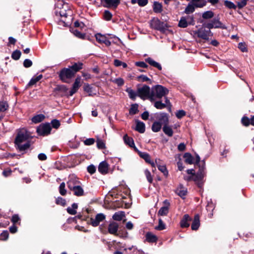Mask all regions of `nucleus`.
I'll use <instances>...</instances> for the list:
<instances>
[{"mask_svg": "<svg viewBox=\"0 0 254 254\" xmlns=\"http://www.w3.org/2000/svg\"><path fill=\"white\" fill-rule=\"evenodd\" d=\"M109 165L106 161H103L100 163L98 170L102 175L107 174L109 172Z\"/></svg>", "mask_w": 254, "mask_h": 254, "instance_id": "obj_15", "label": "nucleus"}, {"mask_svg": "<svg viewBox=\"0 0 254 254\" xmlns=\"http://www.w3.org/2000/svg\"><path fill=\"white\" fill-rule=\"evenodd\" d=\"M119 229V224L116 222H112L108 225V232L112 235L116 236Z\"/></svg>", "mask_w": 254, "mask_h": 254, "instance_id": "obj_17", "label": "nucleus"}, {"mask_svg": "<svg viewBox=\"0 0 254 254\" xmlns=\"http://www.w3.org/2000/svg\"><path fill=\"white\" fill-rule=\"evenodd\" d=\"M165 103H163L161 100L154 102V106L157 109H163L167 108L169 112H171L172 104L168 98L165 97Z\"/></svg>", "mask_w": 254, "mask_h": 254, "instance_id": "obj_11", "label": "nucleus"}, {"mask_svg": "<svg viewBox=\"0 0 254 254\" xmlns=\"http://www.w3.org/2000/svg\"><path fill=\"white\" fill-rule=\"evenodd\" d=\"M183 157L185 159V162L188 164H194V158L190 153L186 152L184 154Z\"/></svg>", "mask_w": 254, "mask_h": 254, "instance_id": "obj_30", "label": "nucleus"}, {"mask_svg": "<svg viewBox=\"0 0 254 254\" xmlns=\"http://www.w3.org/2000/svg\"><path fill=\"white\" fill-rule=\"evenodd\" d=\"M123 139L126 145H128L129 147H132V146H134V142L133 138L131 137H129L127 135V134H125L123 137Z\"/></svg>", "mask_w": 254, "mask_h": 254, "instance_id": "obj_34", "label": "nucleus"}, {"mask_svg": "<svg viewBox=\"0 0 254 254\" xmlns=\"http://www.w3.org/2000/svg\"><path fill=\"white\" fill-rule=\"evenodd\" d=\"M136 125L135 128V130L137 131L140 133H143L145 131V124L140 121H136Z\"/></svg>", "mask_w": 254, "mask_h": 254, "instance_id": "obj_26", "label": "nucleus"}, {"mask_svg": "<svg viewBox=\"0 0 254 254\" xmlns=\"http://www.w3.org/2000/svg\"><path fill=\"white\" fill-rule=\"evenodd\" d=\"M138 105L136 103L131 105V107L129 110V113L130 115H133L136 114L139 112L138 109Z\"/></svg>", "mask_w": 254, "mask_h": 254, "instance_id": "obj_44", "label": "nucleus"}, {"mask_svg": "<svg viewBox=\"0 0 254 254\" xmlns=\"http://www.w3.org/2000/svg\"><path fill=\"white\" fill-rule=\"evenodd\" d=\"M189 25L186 16H182L178 23V26L181 28H186Z\"/></svg>", "mask_w": 254, "mask_h": 254, "instance_id": "obj_39", "label": "nucleus"}, {"mask_svg": "<svg viewBox=\"0 0 254 254\" xmlns=\"http://www.w3.org/2000/svg\"><path fill=\"white\" fill-rule=\"evenodd\" d=\"M140 85L138 84L137 86V96L143 100L148 99L152 102V89H150L149 86L146 84H143L141 87H139Z\"/></svg>", "mask_w": 254, "mask_h": 254, "instance_id": "obj_2", "label": "nucleus"}, {"mask_svg": "<svg viewBox=\"0 0 254 254\" xmlns=\"http://www.w3.org/2000/svg\"><path fill=\"white\" fill-rule=\"evenodd\" d=\"M169 93V90L161 85H156L152 87V102L165 97Z\"/></svg>", "mask_w": 254, "mask_h": 254, "instance_id": "obj_1", "label": "nucleus"}, {"mask_svg": "<svg viewBox=\"0 0 254 254\" xmlns=\"http://www.w3.org/2000/svg\"><path fill=\"white\" fill-rule=\"evenodd\" d=\"M59 13L60 16L62 19L59 21V24L60 25L63 24V26L65 27L68 26L69 25V22L66 21V20L65 19L67 17V13L64 11H60Z\"/></svg>", "mask_w": 254, "mask_h": 254, "instance_id": "obj_22", "label": "nucleus"}, {"mask_svg": "<svg viewBox=\"0 0 254 254\" xmlns=\"http://www.w3.org/2000/svg\"><path fill=\"white\" fill-rule=\"evenodd\" d=\"M145 240L150 243H156L158 241V238L151 232H148L145 235Z\"/></svg>", "mask_w": 254, "mask_h": 254, "instance_id": "obj_24", "label": "nucleus"}, {"mask_svg": "<svg viewBox=\"0 0 254 254\" xmlns=\"http://www.w3.org/2000/svg\"><path fill=\"white\" fill-rule=\"evenodd\" d=\"M166 228V225L164 223L163 220L161 219H159L158 225L156 227L155 229L158 230H163Z\"/></svg>", "mask_w": 254, "mask_h": 254, "instance_id": "obj_60", "label": "nucleus"}, {"mask_svg": "<svg viewBox=\"0 0 254 254\" xmlns=\"http://www.w3.org/2000/svg\"><path fill=\"white\" fill-rule=\"evenodd\" d=\"M124 217H125V212L120 211L115 213L112 216V218L115 221H121Z\"/></svg>", "mask_w": 254, "mask_h": 254, "instance_id": "obj_33", "label": "nucleus"}, {"mask_svg": "<svg viewBox=\"0 0 254 254\" xmlns=\"http://www.w3.org/2000/svg\"><path fill=\"white\" fill-rule=\"evenodd\" d=\"M144 173H145V176L146 177V179H147L148 182L150 184L152 183L153 178L152 177L150 172L148 170L146 169L145 170Z\"/></svg>", "mask_w": 254, "mask_h": 254, "instance_id": "obj_61", "label": "nucleus"}, {"mask_svg": "<svg viewBox=\"0 0 254 254\" xmlns=\"http://www.w3.org/2000/svg\"><path fill=\"white\" fill-rule=\"evenodd\" d=\"M9 233L7 230L3 231L0 234V241H6L8 239Z\"/></svg>", "mask_w": 254, "mask_h": 254, "instance_id": "obj_57", "label": "nucleus"}, {"mask_svg": "<svg viewBox=\"0 0 254 254\" xmlns=\"http://www.w3.org/2000/svg\"><path fill=\"white\" fill-rule=\"evenodd\" d=\"M138 155L141 158L143 159L146 163L150 162L151 158L148 153L138 151Z\"/></svg>", "mask_w": 254, "mask_h": 254, "instance_id": "obj_47", "label": "nucleus"}, {"mask_svg": "<svg viewBox=\"0 0 254 254\" xmlns=\"http://www.w3.org/2000/svg\"><path fill=\"white\" fill-rule=\"evenodd\" d=\"M71 190L73 191L74 195L77 196H80L84 195V190L82 188L78 185V186H76L74 188V189H73Z\"/></svg>", "mask_w": 254, "mask_h": 254, "instance_id": "obj_31", "label": "nucleus"}, {"mask_svg": "<svg viewBox=\"0 0 254 254\" xmlns=\"http://www.w3.org/2000/svg\"><path fill=\"white\" fill-rule=\"evenodd\" d=\"M96 41L100 43L103 44L105 40L107 39V37L105 35H102L101 33H97L95 35Z\"/></svg>", "mask_w": 254, "mask_h": 254, "instance_id": "obj_49", "label": "nucleus"}, {"mask_svg": "<svg viewBox=\"0 0 254 254\" xmlns=\"http://www.w3.org/2000/svg\"><path fill=\"white\" fill-rule=\"evenodd\" d=\"M136 79L139 82H148V83L151 84L152 80L150 78H149L147 76L141 74L136 77Z\"/></svg>", "mask_w": 254, "mask_h": 254, "instance_id": "obj_43", "label": "nucleus"}, {"mask_svg": "<svg viewBox=\"0 0 254 254\" xmlns=\"http://www.w3.org/2000/svg\"><path fill=\"white\" fill-rule=\"evenodd\" d=\"M200 226V220L199 215L197 214L194 216L193 220L192 221L191 228L192 230H197Z\"/></svg>", "mask_w": 254, "mask_h": 254, "instance_id": "obj_23", "label": "nucleus"}, {"mask_svg": "<svg viewBox=\"0 0 254 254\" xmlns=\"http://www.w3.org/2000/svg\"><path fill=\"white\" fill-rule=\"evenodd\" d=\"M8 104L6 101H2L0 102V112H4L8 110Z\"/></svg>", "mask_w": 254, "mask_h": 254, "instance_id": "obj_51", "label": "nucleus"}, {"mask_svg": "<svg viewBox=\"0 0 254 254\" xmlns=\"http://www.w3.org/2000/svg\"><path fill=\"white\" fill-rule=\"evenodd\" d=\"M21 55V53L20 51L16 50L11 54V58L14 60L17 61L20 59Z\"/></svg>", "mask_w": 254, "mask_h": 254, "instance_id": "obj_52", "label": "nucleus"}, {"mask_svg": "<svg viewBox=\"0 0 254 254\" xmlns=\"http://www.w3.org/2000/svg\"><path fill=\"white\" fill-rule=\"evenodd\" d=\"M195 166H196L200 168V167H203V168H205V162L203 160L202 161H200V157L198 154L195 155V162L194 163Z\"/></svg>", "mask_w": 254, "mask_h": 254, "instance_id": "obj_36", "label": "nucleus"}, {"mask_svg": "<svg viewBox=\"0 0 254 254\" xmlns=\"http://www.w3.org/2000/svg\"><path fill=\"white\" fill-rule=\"evenodd\" d=\"M97 147L99 149H104L106 148V145L103 140L101 139H97L96 140Z\"/></svg>", "mask_w": 254, "mask_h": 254, "instance_id": "obj_53", "label": "nucleus"}, {"mask_svg": "<svg viewBox=\"0 0 254 254\" xmlns=\"http://www.w3.org/2000/svg\"><path fill=\"white\" fill-rule=\"evenodd\" d=\"M150 25L152 29L159 31L162 33H165L170 27L167 23L160 21L157 18L152 19L150 21Z\"/></svg>", "mask_w": 254, "mask_h": 254, "instance_id": "obj_3", "label": "nucleus"}, {"mask_svg": "<svg viewBox=\"0 0 254 254\" xmlns=\"http://www.w3.org/2000/svg\"><path fill=\"white\" fill-rule=\"evenodd\" d=\"M68 88L64 85H58L53 89L52 95L54 97H68Z\"/></svg>", "mask_w": 254, "mask_h": 254, "instance_id": "obj_8", "label": "nucleus"}, {"mask_svg": "<svg viewBox=\"0 0 254 254\" xmlns=\"http://www.w3.org/2000/svg\"><path fill=\"white\" fill-rule=\"evenodd\" d=\"M242 124L245 127H248L250 125V121L249 118L244 116L241 120Z\"/></svg>", "mask_w": 254, "mask_h": 254, "instance_id": "obj_64", "label": "nucleus"}, {"mask_svg": "<svg viewBox=\"0 0 254 254\" xmlns=\"http://www.w3.org/2000/svg\"><path fill=\"white\" fill-rule=\"evenodd\" d=\"M80 184V182L76 178H70L67 182L68 188L71 190Z\"/></svg>", "mask_w": 254, "mask_h": 254, "instance_id": "obj_25", "label": "nucleus"}, {"mask_svg": "<svg viewBox=\"0 0 254 254\" xmlns=\"http://www.w3.org/2000/svg\"><path fill=\"white\" fill-rule=\"evenodd\" d=\"M83 90L85 92L88 93L89 96H92V87L88 83H84L83 85Z\"/></svg>", "mask_w": 254, "mask_h": 254, "instance_id": "obj_55", "label": "nucleus"}, {"mask_svg": "<svg viewBox=\"0 0 254 254\" xmlns=\"http://www.w3.org/2000/svg\"><path fill=\"white\" fill-rule=\"evenodd\" d=\"M51 127H53L55 129H58L61 126V123L59 120L57 119H53L51 121Z\"/></svg>", "mask_w": 254, "mask_h": 254, "instance_id": "obj_56", "label": "nucleus"}, {"mask_svg": "<svg viewBox=\"0 0 254 254\" xmlns=\"http://www.w3.org/2000/svg\"><path fill=\"white\" fill-rule=\"evenodd\" d=\"M116 236H118L120 238L125 239L127 238L128 233L125 230H119Z\"/></svg>", "mask_w": 254, "mask_h": 254, "instance_id": "obj_58", "label": "nucleus"}, {"mask_svg": "<svg viewBox=\"0 0 254 254\" xmlns=\"http://www.w3.org/2000/svg\"><path fill=\"white\" fill-rule=\"evenodd\" d=\"M15 147L17 149H18L20 152L25 151V150L29 149L31 146L29 141H27L24 144H21V143L15 145Z\"/></svg>", "mask_w": 254, "mask_h": 254, "instance_id": "obj_29", "label": "nucleus"}, {"mask_svg": "<svg viewBox=\"0 0 254 254\" xmlns=\"http://www.w3.org/2000/svg\"><path fill=\"white\" fill-rule=\"evenodd\" d=\"M29 138V135L27 133L19 131L17 133L16 136L14 139L15 145L21 143L22 142L27 140Z\"/></svg>", "mask_w": 254, "mask_h": 254, "instance_id": "obj_13", "label": "nucleus"}, {"mask_svg": "<svg viewBox=\"0 0 254 254\" xmlns=\"http://www.w3.org/2000/svg\"><path fill=\"white\" fill-rule=\"evenodd\" d=\"M101 1L106 4V5H104V7H112L114 8H116L121 2V0H101Z\"/></svg>", "mask_w": 254, "mask_h": 254, "instance_id": "obj_19", "label": "nucleus"}, {"mask_svg": "<svg viewBox=\"0 0 254 254\" xmlns=\"http://www.w3.org/2000/svg\"><path fill=\"white\" fill-rule=\"evenodd\" d=\"M87 170L89 174L92 175L96 172V168L94 165L91 164L87 167Z\"/></svg>", "mask_w": 254, "mask_h": 254, "instance_id": "obj_62", "label": "nucleus"}, {"mask_svg": "<svg viewBox=\"0 0 254 254\" xmlns=\"http://www.w3.org/2000/svg\"><path fill=\"white\" fill-rule=\"evenodd\" d=\"M70 31L77 38L81 39H85L86 38V34L82 33L78 30L75 29L74 28H70Z\"/></svg>", "mask_w": 254, "mask_h": 254, "instance_id": "obj_32", "label": "nucleus"}, {"mask_svg": "<svg viewBox=\"0 0 254 254\" xmlns=\"http://www.w3.org/2000/svg\"><path fill=\"white\" fill-rule=\"evenodd\" d=\"M163 203L165 206L161 207L158 212V215L160 216H166L169 212V207L170 205V202L167 199L164 201Z\"/></svg>", "mask_w": 254, "mask_h": 254, "instance_id": "obj_18", "label": "nucleus"}, {"mask_svg": "<svg viewBox=\"0 0 254 254\" xmlns=\"http://www.w3.org/2000/svg\"><path fill=\"white\" fill-rule=\"evenodd\" d=\"M60 79L64 83H69L70 80L74 77L72 71L69 67L62 68L58 73Z\"/></svg>", "mask_w": 254, "mask_h": 254, "instance_id": "obj_4", "label": "nucleus"}, {"mask_svg": "<svg viewBox=\"0 0 254 254\" xmlns=\"http://www.w3.org/2000/svg\"><path fill=\"white\" fill-rule=\"evenodd\" d=\"M80 80L81 77L80 76H78L76 78L75 81L72 85V87L69 92V96H72L77 91L80 87Z\"/></svg>", "mask_w": 254, "mask_h": 254, "instance_id": "obj_16", "label": "nucleus"}, {"mask_svg": "<svg viewBox=\"0 0 254 254\" xmlns=\"http://www.w3.org/2000/svg\"><path fill=\"white\" fill-rule=\"evenodd\" d=\"M52 127L48 123L40 124L36 129L37 134L40 136H45L51 133Z\"/></svg>", "mask_w": 254, "mask_h": 254, "instance_id": "obj_7", "label": "nucleus"}, {"mask_svg": "<svg viewBox=\"0 0 254 254\" xmlns=\"http://www.w3.org/2000/svg\"><path fill=\"white\" fill-rule=\"evenodd\" d=\"M106 219V216L103 213H98L95 218H90L88 221L87 223L91 225L93 227H97L99 225L100 223Z\"/></svg>", "mask_w": 254, "mask_h": 254, "instance_id": "obj_10", "label": "nucleus"}, {"mask_svg": "<svg viewBox=\"0 0 254 254\" xmlns=\"http://www.w3.org/2000/svg\"><path fill=\"white\" fill-rule=\"evenodd\" d=\"M56 203L58 205L64 206L66 205V200L62 197H58L56 200Z\"/></svg>", "mask_w": 254, "mask_h": 254, "instance_id": "obj_59", "label": "nucleus"}, {"mask_svg": "<svg viewBox=\"0 0 254 254\" xmlns=\"http://www.w3.org/2000/svg\"><path fill=\"white\" fill-rule=\"evenodd\" d=\"M205 168H203V166L200 167L197 173L192 174L193 176H194L193 181L195 182V184L200 189H202L203 186V179L205 176Z\"/></svg>", "mask_w": 254, "mask_h": 254, "instance_id": "obj_6", "label": "nucleus"}, {"mask_svg": "<svg viewBox=\"0 0 254 254\" xmlns=\"http://www.w3.org/2000/svg\"><path fill=\"white\" fill-rule=\"evenodd\" d=\"M153 9L155 13H161L163 10L162 5L160 3L157 1H154L153 5Z\"/></svg>", "mask_w": 254, "mask_h": 254, "instance_id": "obj_38", "label": "nucleus"}, {"mask_svg": "<svg viewBox=\"0 0 254 254\" xmlns=\"http://www.w3.org/2000/svg\"><path fill=\"white\" fill-rule=\"evenodd\" d=\"M160 160L156 159V166L158 169V170L163 173V175L165 176V177H167L168 176V171L167 169V168L165 165H161L160 164Z\"/></svg>", "mask_w": 254, "mask_h": 254, "instance_id": "obj_27", "label": "nucleus"}, {"mask_svg": "<svg viewBox=\"0 0 254 254\" xmlns=\"http://www.w3.org/2000/svg\"><path fill=\"white\" fill-rule=\"evenodd\" d=\"M175 193L182 199H185L186 196L187 195L188 190L187 189L185 188L183 184H180L175 190Z\"/></svg>", "mask_w": 254, "mask_h": 254, "instance_id": "obj_14", "label": "nucleus"}, {"mask_svg": "<svg viewBox=\"0 0 254 254\" xmlns=\"http://www.w3.org/2000/svg\"><path fill=\"white\" fill-rule=\"evenodd\" d=\"M194 34L196 35L198 37L205 40H208L209 36H213V33L210 31V29L206 30L203 27L194 31Z\"/></svg>", "mask_w": 254, "mask_h": 254, "instance_id": "obj_9", "label": "nucleus"}, {"mask_svg": "<svg viewBox=\"0 0 254 254\" xmlns=\"http://www.w3.org/2000/svg\"><path fill=\"white\" fill-rule=\"evenodd\" d=\"M162 124L157 121L154 122L152 125V130L153 132H157L159 131L162 127Z\"/></svg>", "mask_w": 254, "mask_h": 254, "instance_id": "obj_45", "label": "nucleus"}, {"mask_svg": "<svg viewBox=\"0 0 254 254\" xmlns=\"http://www.w3.org/2000/svg\"><path fill=\"white\" fill-rule=\"evenodd\" d=\"M83 64L81 62L74 63L72 65L69 66L68 67L72 71L73 75L75 76L76 73L83 68Z\"/></svg>", "mask_w": 254, "mask_h": 254, "instance_id": "obj_21", "label": "nucleus"}, {"mask_svg": "<svg viewBox=\"0 0 254 254\" xmlns=\"http://www.w3.org/2000/svg\"><path fill=\"white\" fill-rule=\"evenodd\" d=\"M191 221V217L189 214H185L180 221V226L182 228H188L190 226V222Z\"/></svg>", "mask_w": 254, "mask_h": 254, "instance_id": "obj_20", "label": "nucleus"}, {"mask_svg": "<svg viewBox=\"0 0 254 254\" xmlns=\"http://www.w3.org/2000/svg\"><path fill=\"white\" fill-rule=\"evenodd\" d=\"M163 131L165 133V134L167 135L168 136L171 137L173 135V131L172 128L168 126V125H166L163 126Z\"/></svg>", "mask_w": 254, "mask_h": 254, "instance_id": "obj_41", "label": "nucleus"}, {"mask_svg": "<svg viewBox=\"0 0 254 254\" xmlns=\"http://www.w3.org/2000/svg\"><path fill=\"white\" fill-rule=\"evenodd\" d=\"M214 13L211 10H208L203 12L202 14V17L204 19L212 18L214 16Z\"/></svg>", "mask_w": 254, "mask_h": 254, "instance_id": "obj_48", "label": "nucleus"}, {"mask_svg": "<svg viewBox=\"0 0 254 254\" xmlns=\"http://www.w3.org/2000/svg\"><path fill=\"white\" fill-rule=\"evenodd\" d=\"M126 91L128 93L129 98L132 100H135L136 96H137V91L135 92L130 88H127Z\"/></svg>", "mask_w": 254, "mask_h": 254, "instance_id": "obj_40", "label": "nucleus"}, {"mask_svg": "<svg viewBox=\"0 0 254 254\" xmlns=\"http://www.w3.org/2000/svg\"><path fill=\"white\" fill-rule=\"evenodd\" d=\"M103 17L105 20L110 21L112 18L113 14L109 10H105L103 12Z\"/></svg>", "mask_w": 254, "mask_h": 254, "instance_id": "obj_50", "label": "nucleus"}, {"mask_svg": "<svg viewBox=\"0 0 254 254\" xmlns=\"http://www.w3.org/2000/svg\"><path fill=\"white\" fill-rule=\"evenodd\" d=\"M145 61L146 63H147L148 64H149L150 65L157 68L159 70H162V66H161V64L159 63L154 61L151 58H148L147 59H145Z\"/></svg>", "mask_w": 254, "mask_h": 254, "instance_id": "obj_28", "label": "nucleus"}, {"mask_svg": "<svg viewBox=\"0 0 254 254\" xmlns=\"http://www.w3.org/2000/svg\"><path fill=\"white\" fill-rule=\"evenodd\" d=\"M43 78V75L40 74L36 77H33L27 84V87H29L35 84L37 82L41 80Z\"/></svg>", "mask_w": 254, "mask_h": 254, "instance_id": "obj_35", "label": "nucleus"}, {"mask_svg": "<svg viewBox=\"0 0 254 254\" xmlns=\"http://www.w3.org/2000/svg\"><path fill=\"white\" fill-rule=\"evenodd\" d=\"M195 6H194V4L189 3L187 6L186 7L185 10L184 11V13L187 14H190L192 13L195 10Z\"/></svg>", "mask_w": 254, "mask_h": 254, "instance_id": "obj_42", "label": "nucleus"}, {"mask_svg": "<svg viewBox=\"0 0 254 254\" xmlns=\"http://www.w3.org/2000/svg\"><path fill=\"white\" fill-rule=\"evenodd\" d=\"M202 26L203 27L207 28L209 29L212 28L227 29V26L220 21V18L219 17H215L209 22L203 23Z\"/></svg>", "mask_w": 254, "mask_h": 254, "instance_id": "obj_5", "label": "nucleus"}, {"mask_svg": "<svg viewBox=\"0 0 254 254\" xmlns=\"http://www.w3.org/2000/svg\"><path fill=\"white\" fill-rule=\"evenodd\" d=\"M45 117L43 114H39L37 115L36 116H34L31 119L32 122L35 124H38L39 123H40L42 122Z\"/></svg>", "mask_w": 254, "mask_h": 254, "instance_id": "obj_37", "label": "nucleus"}, {"mask_svg": "<svg viewBox=\"0 0 254 254\" xmlns=\"http://www.w3.org/2000/svg\"><path fill=\"white\" fill-rule=\"evenodd\" d=\"M65 185L64 182L62 183L59 187V192L62 195H65L66 194V190L65 189Z\"/></svg>", "mask_w": 254, "mask_h": 254, "instance_id": "obj_54", "label": "nucleus"}, {"mask_svg": "<svg viewBox=\"0 0 254 254\" xmlns=\"http://www.w3.org/2000/svg\"><path fill=\"white\" fill-rule=\"evenodd\" d=\"M224 5L228 9H233L234 10L237 9V5L228 0H224Z\"/></svg>", "mask_w": 254, "mask_h": 254, "instance_id": "obj_46", "label": "nucleus"}, {"mask_svg": "<svg viewBox=\"0 0 254 254\" xmlns=\"http://www.w3.org/2000/svg\"><path fill=\"white\" fill-rule=\"evenodd\" d=\"M207 1L206 0H201L198 2L193 3L196 7L201 8L206 5Z\"/></svg>", "mask_w": 254, "mask_h": 254, "instance_id": "obj_63", "label": "nucleus"}, {"mask_svg": "<svg viewBox=\"0 0 254 254\" xmlns=\"http://www.w3.org/2000/svg\"><path fill=\"white\" fill-rule=\"evenodd\" d=\"M156 119L158 120L157 122H160L163 126L169 124L168 115L166 113H160L156 114L155 116Z\"/></svg>", "mask_w": 254, "mask_h": 254, "instance_id": "obj_12", "label": "nucleus"}]
</instances>
